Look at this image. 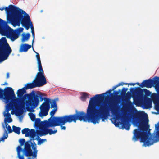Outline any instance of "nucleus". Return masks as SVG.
<instances>
[{"instance_id":"nucleus-1","label":"nucleus","mask_w":159,"mask_h":159,"mask_svg":"<svg viewBox=\"0 0 159 159\" xmlns=\"http://www.w3.org/2000/svg\"><path fill=\"white\" fill-rule=\"evenodd\" d=\"M98 97L91 98L89 102L87 110L86 115L91 122L94 124L99 123L100 119L104 122L109 115L110 111L114 115L116 119H121V124L123 129L127 130L130 129V124L127 119V115H118V112L115 104L112 102L109 107H107L100 104V102L95 101L101 99H98ZM132 119L133 124L137 127L134 130L132 140L137 141L139 139L141 142L143 143L145 146L152 145L154 143V134L149 136L147 133L148 128V118L147 114L145 113L138 112L133 115H127Z\"/></svg>"},{"instance_id":"nucleus-2","label":"nucleus","mask_w":159,"mask_h":159,"mask_svg":"<svg viewBox=\"0 0 159 159\" xmlns=\"http://www.w3.org/2000/svg\"><path fill=\"white\" fill-rule=\"evenodd\" d=\"M26 89L24 87L19 89L17 93V97L14 99L12 103L16 106L19 105H20V114H21L25 109V104L28 111H30V109H34L38 106L39 103V96L36 94L34 91L31 92L29 94H25Z\"/></svg>"},{"instance_id":"nucleus-3","label":"nucleus","mask_w":159,"mask_h":159,"mask_svg":"<svg viewBox=\"0 0 159 159\" xmlns=\"http://www.w3.org/2000/svg\"><path fill=\"white\" fill-rule=\"evenodd\" d=\"M9 7L10 8H6L5 9L11 12L7 17V21L9 23L14 26H19L21 24L26 30L33 25L29 15L23 10L12 5H9Z\"/></svg>"},{"instance_id":"nucleus-4","label":"nucleus","mask_w":159,"mask_h":159,"mask_svg":"<svg viewBox=\"0 0 159 159\" xmlns=\"http://www.w3.org/2000/svg\"><path fill=\"white\" fill-rule=\"evenodd\" d=\"M23 134H25V137H29L31 139L28 141L26 142L24 145V148L23 150V154L26 157L31 156L33 155V151L31 148V145L30 143H32V140H36L34 138L36 136V133L34 129H31L30 130L28 128H25L22 130Z\"/></svg>"},{"instance_id":"nucleus-5","label":"nucleus","mask_w":159,"mask_h":159,"mask_svg":"<svg viewBox=\"0 0 159 159\" xmlns=\"http://www.w3.org/2000/svg\"><path fill=\"white\" fill-rule=\"evenodd\" d=\"M59 117L61 118L63 124L64 123H70L72 122L76 123L77 120H79L80 121H83L84 122H90L89 120V118L87 116L86 114L83 111H77L76 113L73 115H65Z\"/></svg>"},{"instance_id":"nucleus-6","label":"nucleus","mask_w":159,"mask_h":159,"mask_svg":"<svg viewBox=\"0 0 159 159\" xmlns=\"http://www.w3.org/2000/svg\"><path fill=\"white\" fill-rule=\"evenodd\" d=\"M12 52L5 37L0 39V63L7 59Z\"/></svg>"},{"instance_id":"nucleus-7","label":"nucleus","mask_w":159,"mask_h":159,"mask_svg":"<svg viewBox=\"0 0 159 159\" xmlns=\"http://www.w3.org/2000/svg\"><path fill=\"white\" fill-rule=\"evenodd\" d=\"M130 90L132 92V98L134 101L138 102L142 100L144 98V93L146 96H149L151 93L149 90L146 89H141L139 87H136L135 89L131 88Z\"/></svg>"},{"instance_id":"nucleus-8","label":"nucleus","mask_w":159,"mask_h":159,"mask_svg":"<svg viewBox=\"0 0 159 159\" xmlns=\"http://www.w3.org/2000/svg\"><path fill=\"white\" fill-rule=\"evenodd\" d=\"M47 83L46 79L44 75L41 74V73L37 74L35 79L32 83H28L24 87L26 89H32L37 87H41Z\"/></svg>"},{"instance_id":"nucleus-9","label":"nucleus","mask_w":159,"mask_h":159,"mask_svg":"<svg viewBox=\"0 0 159 159\" xmlns=\"http://www.w3.org/2000/svg\"><path fill=\"white\" fill-rule=\"evenodd\" d=\"M62 119L59 117H53L52 118L50 117L48 121H44L43 122V125L47 128L52 127L56 126H60L61 130H65L66 127L63 126L66 123L63 124L61 121Z\"/></svg>"},{"instance_id":"nucleus-10","label":"nucleus","mask_w":159,"mask_h":159,"mask_svg":"<svg viewBox=\"0 0 159 159\" xmlns=\"http://www.w3.org/2000/svg\"><path fill=\"white\" fill-rule=\"evenodd\" d=\"M2 99L5 101L6 103H9L10 101L12 102L15 99L16 95L13 90L10 87H6L3 89Z\"/></svg>"},{"instance_id":"nucleus-11","label":"nucleus","mask_w":159,"mask_h":159,"mask_svg":"<svg viewBox=\"0 0 159 159\" xmlns=\"http://www.w3.org/2000/svg\"><path fill=\"white\" fill-rule=\"evenodd\" d=\"M50 100L47 99L39 107L40 112L39 113V116L41 117L46 116L48 113L50 108Z\"/></svg>"},{"instance_id":"nucleus-12","label":"nucleus","mask_w":159,"mask_h":159,"mask_svg":"<svg viewBox=\"0 0 159 159\" xmlns=\"http://www.w3.org/2000/svg\"><path fill=\"white\" fill-rule=\"evenodd\" d=\"M12 29L10 27L7 25V22L5 24L0 28V33L2 36H7Z\"/></svg>"},{"instance_id":"nucleus-13","label":"nucleus","mask_w":159,"mask_h":159,"mask_svg":"<svg viewBox=\"0 0 159 159\" xmlns=\"http://www.w3.org/2000/svg\"><path fill=\"white\" fill-rule=\"evenodd\" d=\"M33 50L36 53V57L38 62V71H39V72H38L37 73H41V74L44 75V71L43 70L41 63L39 54V53L35 52L34 49Z\"/></svg>"},{"instance_id":"nucleus-14","label":"nucleus","mask_w":159,"mask_h":159,"mask_svg":"<svg viewBox=\"0 0 159 159\" xmlns=\"http://www.w3.org/2000/svg\"><path fill=\"white\" fill-rule=\"evenodd\" d=\"M11 32L7 36V37L10 38L11 41H14L18 37L19 35L13 29Z\"/></svg>"},{"instance_id":"nucleus-15","label":"nucleus","mask_w":159,"mask_h":159,"mask_svg":"<svg viewBox=\"0 0 159 159\" xmlns=\"http://www.w3.org/2000/svg\"><path fill=\"white\" fill-rule=\"evenodd\" d=\"M140 86L141 88L144 87L147 88H150L152 86V79H149L143 80L141 83Z\"/></svg>"},{"instance_id":"nucleus-16","label":"nucleus","mask_w":159,"mask_h":159,"mask_svg":"<svg viewBox=\"0 0 159 159\" xmlns=\"http://www.w3.org/2000/svg\"><path fill=\"white\" fill-rule=\"evenodd\" d=\"M152 86H154L155 87L156 90L159 89V77L155 76L153 78V80L152 79Z\"/></svg>"},{"instance_id":"nucleus-17","label":"nucleus","mask_w":159,"mask_h":159,"mask_svg":"<svg viewBox=\"0 0 159 159\" xmlns=\"http://www.w3.org/2000/svg\"><path fill=\"white\" fill-rule=\"evenodd\" d=\"M31 47V45L25 43L22 44L20 47V51L21 52H27Z\"/></svg>"},{"instance_id":"nucleus-18","label":"nucleus","mask_w":159,"mask_h":159,"mask_svg":"<svg viewBox=\"0 0 159 159\" xmlns=\"http://www.w3.org/2000/svg\"><path fill=\"white\" fill-rule=\"evenodd\" d=\"M3 115L4 116H6L7 117L5 118L4 120V122L5 123L6 126H7V125H8V124L7 123V122L8 123L11 122L12 121V120L11 117V115L10 113H8L7 114H6V113H5Z\"/></svg>"},{"instance_id":"nucleus-19","label":"nucleus","mask_w":159,"mask_h":159,"mask_svg":"<svg viewBox=\"0 0 159 159\" xmlns=\"http://www.w3.org/2000/svg\"><path fill=\"white\" fill-rule=\"evenodd\" d=\"M112 91V90L111 89H110L108 90V91H107L105 93H103L100 94L96 95H95V97H98L97 98L98 99H103L105 97V95L106 94H110Z\"/></svg>"},{"instance_id":"nucleus-20","label":"nucleus","mask_w":159,"mask_h":159,"mask_svg":"<svg viewBox=\"0 0 159 159\" xmlns=\"http://www.w3.org/2000/svg\"><path fill=\"white\" fill-rule=\"evenodd\" d=\"M30 35L29 33H27L26 34H22L21 41L22 42H24L25 41L28 40L30 37Z\"/></svg>"},{"instance_id":"nucleus-21","label":"nucleus","mask_w":159,"mask_h":159,"mask_svg":"<svg viewBox=\"0 0 159 159\" xmlns=\"http://www.w3.org/2000/svg\"><path fill=\"white\" fill-rule=\"evenodd\" d=\"M130 92L128 91L127 93L124 95L125 100L126 101H130L131 97H132L133 93L130 90Z\"/></svg>"},{"instance_id":"nucleus-22","label":"nucleus","mask_w":159,"mask_h":159,"mask_svg":"<svg viewBox=\"0 0 159 159\" xmlns=\"http://www.w3.org/2000/svg\"><path fill=\"white\" fill-rule=\"evenodd\" d=\"M48 129H43L41 131H39L38 134L40 136L45 135L48 134Z\"/></svg>"},{"instance_id":"nucleus-23","label":"nucleus","mask_w":159,"mask_h":159,"mask_svg":"<svg viewBox=\"0 0 159 159\" xmlns=\"http://www.w3.org/2000/svg\"><path fill=\"white\" fill-rule=\"evenodd\" d=\"M13 131L16 133L19 134L20 133V130L21 128L19 127H17L14 125L12 126Z\"/></svg>"},{"instance_id":"nucleus-24","label":"nucleus","mask_w":159,"mask_h":159,"mask_svg":"<svg viewBox=\"0 0 159 159\" xmlns=\"http://www.w3.org/2000/svg\"><path fill=\"white\" fill-rule=\"evenodd\" d=\"M87 98H89V97L87 93L83 92L82 93V95L80 97V99L82 101H85Z\"/></svg>"},{"instance_id":"nucleus-25","label":"nucleus","mask_w":159,"mask_h":159,"mask_svg":"<svg viewBox=\"0 0 159 159\" xmlns=\"http://www.w3.org/2000/svg\"><path fill=\"white\" fill-rule=\"evenodd\" d=\"M34 123V126L37 128L39 127L40 126V122L41 120L40 118H37L35 119Z\"/></svg>"},{"instance_id":"nucleus-26","label":"nucleus","mask_w":159,"mask_h":159,"mask_svg":"<svg viewBox=\"0 0 159 159\" xmlns=\"http://www.w3.org/2000/svg\"><path fill=\"white\" fill-rule=\"evenodd\" d=\"M38 141V145H40L43 143L44 141H46V139H41L40 138H38L36 139Z\"/></svg>"},{"instance_id":"nucleus-27","label":"nucleus","mask_w":159,"mask_h":159,"mask_svg":"<svg viewBox=\"0 0 159 159\" xmlns=\"http://www.w3.org/2000/svg\"><path fill=\"white\" fill-rule=\"evenodd\" d=\"M29 114L31 120L33 121H35V115L32 113H30Z\"/></svg>"},{"instance_id":"nucleus-28","label":"nucleus","mask_w":159,"mask_h":159,"mask_svg":"<svg viewBox=\"0 0 159 159\" xmlns=\"http://www.w3.org/2000/svg\"><path fill=\"white\" fill-rule=\"evenodd\" d=\"M31 146H32V148L33 150H34V151H37V150H36V145L35 143L34 142H32V143H30Z\"/></svg>"},{"instance_id":"nucleus-29","label":"nucleus","mask_w":159,"mask_h":159,"mask_svg":"<svg viewBox=\"0 0 159 159\" xmlns=\"http://www.w3.org/2000/svg\"><path fill=\"white\" fill-rule=\"evenodd\" d=\"M128 90V88H123L121 90V95L122 96H124L126 94V91Z\"/></svg>"},{"instance_id":"nucleus-30","label":"nucleus","mask_w":159,"mask_h":159,"mask_svg":"<svg viewBox=\"0 0 159 159\" xmlns=\"http://www.w3.org/2000/svg\"><path fill=\"white\" fill-rule=\"evenodd\" d=\"M7 137L8 134L7 133L6 131H5L3 135L1 138V139H0V141H4L5 139H7Z\"/></svg>"},{"instance_id":"nucleus-31","label":"nucleus","mask_w":159,"mask_h":159,"mask_svg":"<svg viewBox=\"0 0 159 159\" xmlns=\"http://www.w3.org/2000/svg\"><path fill=\"white\" fill-rule=\"evenodd\" d=\"M8 7H6L5 8H4V7H3L2 8H0V10H1V11H3L4 9H5V10L6 11L7 13V17H8V16H9L10 15V12H9V10H7L8 11H7L6 10V8H10V7H9V5L8 6Z\"/></svg>"},{"instance_id":"nucleus-32","label":"nucleus","mask_w":159,"mask_h":159,"mask_svg":"<svg viewBox=\"0 0 159 159\" xmlns=\"http://www.w3.org/2000/svg\"><path fill=\"white\" fill-rule=\"evenodd\" d=\"M48 134L49 135H51L52 134H54L56 133L57 132V130L55 129L54 130H53L52 129H48Z\"/></svg>"},{"instance_id":"nucleus-33","label":"nucleus","mask_w":159,"mask_h":159,"mask_svg":"<svg viewBox=\"0 0 159 159\" xmlns=\"http://www.w3.org/2000/svg\"><path fill=\"white\" fill-rule=\"evenodd\" d=\"M8 106L6 108L5 111H4V114L6 113V114H7L9 113V111H10L11 109V107L10 106V104L9 103L8 104Z\"/></svg>"},{"instance_id":"nucleus-34","label":"nucleus","mask_w":159,"mask_h":159,"mask_svg":"<svg viewBox=\"0 0 159 159\" xmlns=\"http://www.w3.org/2000/svg\"><path fill=\"white\" fill-rule=\"evenodd\" d=\"M154 104V108L157 111H159V102H155Z\"/></svg>"},{"instance_id":"nucleus-35","label":"nucleus","mask_w":159,"mask_h":159,"mask_svg":"<svg viewBox=\"0 0 159 159\" xmlns=\"http://www.w3.org/2000/svg\"><path fill=\"white\" fill-rule=\"evenodd\" d=\"M25 140L24 139H20L19 140V142L21 146H22L25 143Z\"/></svg>"},{"instance_id":"nucleus-36","label":"nucleus","mask_w":159,"mask_h":159,"mask_svg":"<svg viewBox=\"0 0 159 159\" xmlns=\"http://www.w3.org/2000/svg\"><path fill=\"white\" fill-rule=\"evenodd\" d=\"M57 110V108H56L55 109H52L51 111L50 112V115H51V117H51V118H52L53 117H52L54 116V115L55 114V112H56V111Z\"/></svg>"},{"instance_id":"nucleus-37","label":"nucleus","mask_w":159,"mask_h":159,"mask_svg":"<svg viewBox=\"0 0 159 159\" xmlns=\"http://www.w3.org/2000/svg\"><path fill=\"white\" fill-rule=\"evenodd\" d=\"M24 30L23 28L22 27L19 28L17 30H15V31L17 33V34L20 33L23 31Z\"/></svg>"},{"instance_id":"nucleus-38","label":"nucleus","mask_w":159,"mask_h":159,"mask_svg":"<svg viewBox=\"0 0 159 159\" xmlns=\"http://www.w3.org/2000/svg\"><path fill=\"white\" fill-rule=\"evenodd\" d=\"M6 126L7 129V130L8 131V132L9 133H12L13 131V130L12 129L11 126L9 125H7V126Z\"/></svg>"},{"instance_id":"nucleus-39","label":"nucleus","mask_w":159,"mask_h":159,"mask_svg":"<svg viewBox=\"0 0 159 159\" xmlns=\"http://www.w3.org/2000/svg\"><path fill=\"white\" fill-rule=\"evenodd\" d=\"M6 22L0 18V28L5 24Z\"/></svg>"},{"instance_id":"nucleus-40","label":"nucleus","mask_w":159,"mask_h":159,"mask_svg":"<svg viewBox=\"0 0 159 159\" xmlns=\"http://www.w3.org/2000/svg\"><path fill=\"white\" fill-rule=\"evenodd\" d=\"M3 90L0 88V99H2Z\"/></svg>"},{"instance_id":"nucleus-41","label":"nucleus","mask_w":159,"mask_h":159,"mask_svg":"<svg viewBox=\"0 0 159 159\" xmlns=\"http://www.w3.org/2000/svg\"><path fill=\"white\" fill-rule=\"evenodd\" d=\"M121 92V90L120 89L118 91H114V94L116 96H118L119 94V93H120Z\"/></svg>"},{"instance_id":"nucleus-42","label":"nucleus","mask_w":159,"mask_h":159,"mask_svg":"<svg viewBox=\"0 0 159 159\" xmlns=\"http://www.w3.org/2000/svg\"><path fill=\"white\" fill-rule=\"evenodd\" d=\"M51 108L56 107L57 108L56 103L55 102H54L52 104H51Z\"/></svg>"},{"instance_id":"nucleus-43","label":"nucleus","mask_w":159,"mask_h":159,"mask_svg":"<svg viewBox=\"0 0 159 159\" xmlns=\"http://www.w3.org/2000/svg\"><path fill=\"white\" fill-rule=\"evenodd\" d=\"M21 146H19L17 147V153H18V152H19V153H20V152L22 150Z\"/></svg>"},{"instance_id":"nucleus-44","label":"nucleus","mask_w":159,"mask_h":159,"mask_svg":"<svg viewBox=\"0 0 159 159\" xmlns=\"http://www.w3.org/2000/svg\"><path fill=\"white\" fill-rule=\"evenodd\" d=\"M17 155L19 159H24V156L20 155V153H19V152H18V153H17Z\"/></svg>"},{"instance_id":"nucleus-45","label":"nucleus","mask_w":159,"mask_h":159,"mask_svg":"<svg viewBox=\"0 0 159 159\" xmlns=\"http://www.w3.org/2000/svg\"><path fill=\"white\" fill-rule=\"evenodd\" d=\"M37 151H34L33 152L32 156L34 157V158H36L37 156ZM31 156H32V155Z\"/></svg>"},{"instance_id":"nucleus-46","label":"nucleus","mask_w":159,"mask_h":159,"mask_svg":"<svg viewBox=\"0 0 159 159\" xmlns=\"http://www.w3.org/2000/svg\"><path fill=\"white\" fill-rule=\"evenodd\" d=\"M128 84V83H124L123 82H121V83H119L117 85L119 87L120 86L123 85L124 84L127 85Z\"/></svg>"},{"instance_id":"nucleus-47","label":"nucleus","mask_w":159,"mask_h":159,"mask_svg":"<svg viewBox=\"0 0 159 159\" xmlns=\"http://www.w3.org/2000/svg\"><path fill=\"white\" fill-rule=\"evenodd\" d=\"M32 36L33 37V39L32 41V45H33V43L34 42V38H35L34 33H32Z\"/></svg>"},{"instance_id":"nucleus-48","label":"nucleus","mask_w":159,"mask_h":159,"mask_svg":"<svg viewBox=\"0 0 159 159\" xmlns=\"http://www.w3.org/2000/svg\"><path fill=\"white\" fill-rule=\"evenodd\" d=\"M31 32L32 33H34V27L33 25L31 26Z\"/></svg>"},{"instance_id":"nucleus-49","label":"nucleus","mask_w":159,"mask_h":159,"mask_svg":"<svg viewBox=\"0 0 159 159\" xmlns=\"http://www.w3.org/2000/svg\"><path fill=\"white\" fill-rule=\"evenodd\" d=\"M118 87V86H117V85H115V86L113 87L112 89L111 90H112H112H114L115 89H116V88H117Z\"/></svg>"},{"instance_id":"nucleus-50","label":"nucleus","mask_w":159,"mask_h":159,"mask_svg":"<svg viewBox=\"0 0 159 159\" xmlns=\"http://www.w3.org/2000/svg\"><path fill=\"white\" fill-rule=\"evenodd\" d=\"M9 77V72H7V74H6V78L7 79H8Z\"/></svg>"},{"instance_id":"nucleus-51","label":"nucleus","mask_w":159,"mask_h":159,"mask_svg":"<svg viewBox=\"0 0 159 159\" xmlns=\"http://www.w3.org/2000/svg\"><path fill=\"white\" fill-rule=\"evenodd\" d=\"M128 84L129 85L134 86V85H135V83H129V84L128 83Z\"/></svg>"},{"instance_id":"nucleus-52","label":"nucleus","mask_w":159,"mask_h":159,"mask_svg":"<svg viewBox=\"0 0 159 159\" xmlns=\"http://www.w3.org/2000/svg\"><path fill=\"white\" fill-rule=\"evenodd\" d=\"M135 84H137L138 85H139L140 86V83L139 82H137L136 83H135Z\"/></svg>"},{"instance_id":"nucleus-53","label":"nucleus","mask_w":159,"mask_h":159,"mask_svg":"<svg viewBox=\"0 0 159 159\" xmlns=\"http://www.w3.org/2000/svg\"><path fill=\"white\" fill-rule=\"evenodd\" d=\"M3 85H7L8 83L7 82H5L3 84H2Z\"/></svg>"},{"instance_id":"nucleus-54","label":"nucleus","mask_w":159,"mask_h":159,"mask_svg":"<svg viewBox=\"0 0 159 159\" xmlns=\"http://www.w3.org/2000/svg\"><path fill=\"white\" fill-rule=\"evenodd\" d=\"M20 109H19V111H18V114H19V115H21V114H20V112H19V111H20ZM22 114V113L21 114ZM19 116H20V115H19Z\"/></svg>"},{"instance_id":"nucleus-55","label":"nucleus","mask_w":159,"mask_h":159,"mask_svg":"<svg viewBox=\"0 0 159 159\" xmlns=\"http://www.w3.org/2000/svg\"><path fill=\"white\" fill-rule=\"evenodd\" d=\"M28 159H34V158H32L31 157H28Z\"/></svg>"},{"instance_id":"nucleus-56","label":"nucleus","mask_w":159,"mask_h":159,"mask_svg":"<svg viewBox=\"0 0 159 159\" xmlns=\"http://www.w3.org/2000/svg\"><path fill=\"white\" fill-rule=\"evenodd\" d=\"M144 106H146L145 104V103H144Z\"/></svg>"},{"instance_id":"nucleus-57","label":"nucleus","mask_w":159,"mask_h":159,"mask_svg":"<svg viewBox=\"0 0 159 159\" xmlns=\"http://www.w3.org/2000/svg\"><path fill=\"white\" fill-rule=\"evenodd\" d=\"M43 10H41V12H43Z\"/></svg>"}]
</instances>
